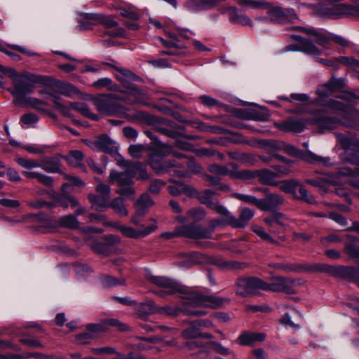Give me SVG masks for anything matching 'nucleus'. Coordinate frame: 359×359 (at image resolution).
Instances as JSON below:
<instances>
[{
	"label": "nucleus",
	"instance_id": "1",
	"mask_svg": "<svg viewBox=\"0 0 359 359\" xmlns=\"http://www.w3.org/2000/svg\"><path fill=\"white\" fill-rule=\"evenodd\" d=\"M149 280L159 287L167 289L166 293L168 294H173L177 292L182 294L184 295L182 299H184L185 304L219 309L224 305V302H229V299L226 298L213 295H204L200 292L185 289L174 280L166 277L151 276Z\"/></svg>",
	"mask_w": 359,
	"mask_h": 359
},
{
	"label": "nucleus",
	"instance_id": "2",
	"mask_svg": "<svg viewBox=\"0 0 359 359\" xmlns=\"http://www.w3.org/2000/svg\"><path fill=\"white\" fill-rule=\"evenodd\" d=\"M0 72L13 79L14 88L10 90V92L13 96L18 98L23 97L25 95L30 93L36 85L44 84L48 79L46 76L29 73L18 74L15 69L5 67L1 65H0Z\"/></svg>",
	"mask_w": 359,
	"mask_h": 359
},
{
	"label": "nucleus",
	"instance_id": "3",
	"mask_svg": "<svg viewBox=\"0 0 359 359\" xmlns=\"http://www.w3.org/2000/svg\"><path fill=\"white\" fill-rule=\"evenodd\" d=\"M241 4L249 5L256 8L266 9L269 21L273 23L285 25L287 23H295L299 20L298 15L292 8L273 6L271 3L263 0H243Z\"/></svg>",
	"mask_w": 359,
	"mask_h": 359
},
{
	"label": "nucleus",
	"instance_id": "4",
	"mask_svg": "<svg viewBox=\"0 0 359 359\" xmlns=\"http://www.w3.org/2000/svg\"><path fill=\"white\" fill-rule=\"evenodd\" d=\"M269 268L280 270L286 273H301L304 272H323L340 278V266H333L324 264L276 263L268 264Z\"/></svg>",
	"mask_w": 359,
	"mask_h": 359
},
{
	"label": "nucleus",
	"instance_id": "5",
	"mask_svg": "<svg viewBox=\"0 0 359 359\" xmlns=\"http://www.w3.org/2000/svg\"><path fill=\"white\" fill-rule=\"evenodd\" d=\"M273 147L278 149L283 150L287 154L298 158L308 163L321 164L325 166L332 165L330 158L318 156L311 151L300 150L297 147L289 144H285V142L276 144V145L274 144Z\"/></svg>",
	"mask_w": 359,
	"mask_h": 359
},
{
	"label": "nucleus",
	"instance_id": "6",
	"mask_svg": "<svg viewBox=\"0 0 359 359\" xmlns=\"http://www.w3.org/2000/svg\"><path fill=\"white\" fill-rule=\"evenodd\" d=\"M134 174L132 170H127L123 172H118L116 170H111L109 181L111 183L116 182L118 189L116 193L126 196H133L135 193L133 187Z\"/></svg>",
	"mask_w": 359,
	"mask_h": 359
},
{
	"label": "nucleus",
	"instance_id": "7",
	"mask_svg": "<svg viewBox=\"0 0 359 359\" xmlns=\"http://www.w3.org/2000/svg\"><path fill=\"white\" fill-rule=\"evenodd\" d=\"M236 285V294L243 297L257 295L260 290L266 291V282L254 276L238 278Z\"/></svg>",
	"mask_w": 359,
	"mask_h": 359
},
{
	"label": "nucleus",
	"instance_id": "8",
	"mask_svg": "<svg viewBox=\"0 0 359 359\" xmlns=\"http://www.w3.org/2000/svg\"><path fill=\"white\" fill-rule=\"evenodd\" d=\"M300 284L299 279L278 276L273 277L271 283H266V291L295 294H297L296 287Z\"/></svg>",
	"mask_w": 359,
	"mask_h": 359
},
{
	"label": "nucleus",
	"instance_id": "9",
	"mask_svg": "<svg viewBox=\"0 0 359 359\" xmlns=\"http://www.w3.org/2000/svg\"><path fill=\"white\" fill-rule=\"evenodd\" d=\"M279 182L280 189L285 193L292 194L299 200L304 201L309 204H315L314 197L309 194L308 191L300 185L296 180H283Z\"/></svg>",
	"mask_w": 359,
	"mask_h": 359
},
{
	"label": "nucleus",
	"instance_id": "10",
	"mask_svg": "<svg viewBox=\"0 0 359 359\" xmlns=\"http://www.w3.org/2000/svg\"><path fill=\"white\" fill-rule=\"evenodd\" d=\"M208 170L212 174L229 176L232 179L250 180L253 177L252 172L249 170L239 171L238 165L235 163H229L226 166L212 164L208 167Z\"/></svg>",
	"mask_w": 359,
	"mask_h": 359
},
{
	"label": "nucleus",
	"instance_id": "11",
	"mask_svg": "<svg viewBox=\"0 0 359 359\" xmlns=\"http://www.w3.org/2000/svg\"><path fill=\"white\" fill-rule=\"evenodd\" d=\"M177 234L182 235V237L187 238L196 240L211 238V231L194 222L178 226Z\"/></svg>",
	"mask_w": 359,
	"mask_h": 359
},
{
	"label": "nucleus",
	"instance_id": "12",
	"mask_svg": "<svg viewBox=\"0 0 359 359\" xmlns=\"http://www.w3.org/2000/svg\"><path fill=\"white\" fill-rule=\"evenodd\" d=\"M118 96L114 94H109L94 100V104L97 109L107 115H114L118 113L121 108L117 102Z\"/></svg>",
	"mask_w": 359,
	"mask_h": 359
},
{
	"label": "nucleus",
	"instance_id": "13",
	"mask_svg": "<svg viewBox=\"0 0 359 359\" xmlns=\"http://www.w3.org/2000/svg\"><path fill=\"white\" fill-rule=\"evenodd\" d=\"M149 165L157 175L170 172L175 169V160H163L162 156L157 153H151L147 158Z\"/></svg>",
	"mask_w": 359,
	"mask_h": 359
},
{
	"label": "nucleus",
	"instance_id": "14",
	"mask_svg": "<svg viewBox=\"0 0 359 359\" xmlns=\"http://www.w3.org/2000/svg\"><path fill=\"white\" fill-rule=\"evenodd\" d=\"M311 124V119L288 118L286 120L275 123V126L280 130L285 133H299L302 132L306 125Z\"/></svg>",
	"mask_w": 359,
	"mask_h": 359
},
{
	"label": "nucleus",
	"instance_id": "15",
	"mask_svg": "<svg viewBox=\"0 0 359 359\" xmlns=\"http://www.w3.org/2000/svg\"><path fill=\"white\" fill-rule=\"evenodd\" d=\"M175 169L172 170L174 175L179 177H188L190 173L198 174L201 171V167L193 158L188 157L184 159V162H177L175 160Z\"/></svg>",
	"mask_w": 359,
	"mask_h": 359
},
{
	"label": "nucleus",
	"instance_id": "16",
	"mask_svg": "<svg viewBox=\"0 0 359 359\" xmlns=\"http://www.w3.org/2000/svg\"><path fill=\"white\" fill-rule=\"evenodd\" d=\"M262 191L265 194V198L260 199L259 209L264 211H273L278 208L284 203L282 195L276 193H271L269 189L264 188Z\"/></svg>",
	"mask_w": 359,
	"mask_h": 359
},
{
	"label": "nucleus",
	"instance_id": "17",
	"mask_svg": "<svg viewBox=\"0 0 359 359\" xmlns=\"http://www.w3.org/2000/svg\"><path fill=\"white\" fill-rule=\"evenodd\" d=\"M113 226L118 229L126 237L130 238H138L149 235L151 233L157 229L155 224H151L145 227L143 230H135L133 227L125 226L118 223H114Z\"/></svg>",
	"mask_w": 359,
	"mask_h": 359
},
{
	"label": "nucleus",
	"instance_id": "18",
	"mask_svg": "<svg viewBox=\"0 0 359 359\" xmlns=\"http://www.w3.org/2000/svg\"><path fill=\"white\" fill-rule=\"evenodd\" d=\"M97 20L98 23L103 25L106 28H114L112 30L107 31L106 32L110 36L119 37L123 36L124 34V29L118 26L116 21L114 20L111 16L97 15L95 18Z\"/></svg>",
	"mask_w": 359,
	"mask_h": 359
},
{
	"label": "nucleus",
	"instance_id": "19",
	"mask_svg": "<svg viewBox=\"0 0 359 359\" xmlns=\"http://www.w3.org/2000/svg\"><path fill=\"white\" fill-rule=\"evenodd\" d=\"M62 156L60 154L51 157H45L41 160L40 168L49 173H62Z\"/></svg>",
	"mask_w": 359,
	"mask_h": 359
},
{
	"label": "nucleus",
	"instance_id": "20",
	"mask_svg": "<svg viewBox=\"0 0 359 359\" xmlns=\"http://www.w3.org/2000/svg\"><path fill=\"white\" fill-rule=\"evenodd\" d=\"M118 81L121 83V86H119L121 87V90H118L119 92L128 93L130 95L134 96L135 102H142L144 94L142 91L133 83L134 81H137V80L118 78Z\"/></svg>",
	"mask_w": 359,
	"mask_h": 359
},
{
	"label": "nucleus",
	"instance_id": "21",
	"mask_svg": "<svg viewBox=\"0 0 359 359\" xmlns=\"http://www.w3.org/2000/svg\"><path fill=\"white\" fill-rule=\"evenodd\" d=\"M215 194V192L206 189L203 192H198L196 198L202 204L206 205L209 208L215 210L217 213H226V208L224 206L212 201V197Z\"/></svg>",
	"mask_w": 359,
	"mask_h": 359
},
{
	"label": "nucleus",
	"instance_id": "22",
	"mask_svg": "<svg viewBox=\"0 0 359 359\" xmlns=\"http://www.w3.org/2000/svg\"><path fill=\"white\" fill-rule=\"evenodd\" d=\"M311 124L317 125L319 132L323 133L326 130L337 128L339 125L341 124V121L335 117L320 116L316 118H311Z\"/></svg>",
	"mask_w": 359,
	"mask_h": 359
},
{
	"label": "nucleus",
	"instance_id": "23",
	"mask_svg": "<svg viewBox=\"0 0 359 359\" xmlns=\"http://www.w3.org/2000/svg\"><path fill=\"white\" fill-rule=\"evenodd\" d=\"M253 216V210L248 208L241 210L238 218H236L230 213L229 226L233 228H244L248 224L249 221Z\"/></svg>",
	"mask_w": 359,
	"mask_h": 359
},
{
	"label": "nucleus",
	"instance_id": "24",
	"mask_svg": "<svg viewBox=\"0 0 359 359\" xmlns=\"http://www.w3.org/2000/svg\"><path fill=\"white\" fill-rule=\"evenodd\" d=\"M292 37L298 42L297 44V50L313 55H318L321 53L320 50L310 40L302 38L299 35H292Z\"/></svg>",
	"mask_w": 359,
	"mask_h": 359
},
{
	"label": "nucleus",
	"instance_id": "25",
	"mask_svg": "<svg viewBox=\"0 0 359 359\" xmlns=\"http://www.w3.org/2000/svg\"><path fill=\"white\" fill-rule=\"evenodd\" d=\"M354 1L355 2H358V4L357 5L348 4H337L339 19L359 16V0Z\"/></svg>",
	"mask_w": 359,
	"mask_h": 359
},
{
	"label": "nucleus",
	"instance_id": "26",
	"mask_svg": "<svg viewBox=\"0 0 359 359\" xmlns=\"http://www.w3.org/2000/svg\"><path fill=\"white\" fill-rule=\"evenodd\" d=\"M253 177L255 176L259 178V182L266 185L277 187L279 185V182L275 179L277 177L276 173L268 169H263L256 171L255 174L252 173Z\"/></svg>",
	"mask_w": 359,
	"mask_h": 359
},
{
	"label": "nucleus",
	"instance_id": "27",
	"mask_svg": "<svg viewBox=\"0 0 359 359\" xmlns=\"http://www.w3.org/2000/svg\"><path fill=\"white\" fill-rule=\"evenodd\" d=\"M266 338L265 334L243 332L237 339V342L242 346H249L255 341H263Z\"/></svg>",
	"mask_w": 359,
	"mask_h": 359
},
{
	"label": "nucleus",
	"instance_id": "28",
	"mask_svg": "<svg viewBox=\"0 0 359 359\" xmlns=\"http://www.w3.org/2000/svg\"><path fill=\"white\" fill-rule=\"evenodd\" d=\"M94 144L98 149L105 153L111 154L116 150L115 142L105 135L97 137Z\"/></svg>",
	"mask_w": 359,
	"mask_h": 359
},
{
	"label": "nucleus",
	"instance_id": "29",
	"mask_svg": "<svg viewBox=\"0 0 359 359\" xmlns=\"http://www.w3.org/2000/svg\"><path fill=\"white\" fill-rule=\"evenodd\" d=\"M227 12L231 22L252 26V20L248 16L239 12L236 7H229Z\"/></svg>",
	"mask_w": 359,
	"mask_h": 359
},
{
	"label": "nucleus",
	"instance_id": "30",
	"mask_svg": "<svg viewBox=\"0 0 359 359\" xmlns=\"http://www.w3.org/2000/svg\"><path fill=\"white\" fill-rule=\"evenodd\" d=\"M88 198L91 203V208L96 211L102 212L109 208V198L91 194L88 196Z\"/></svg>",
	"mask_w": 359,
	"mask_h": 359
},
{
	"label": "nucleus",
	"instance_id": "31",
	"mask_svg": "<svg viewBox=\"0 0 359 359\" xmlns=\"http://www.w3.org/2000/svg\"><path fill=\"white\" fill-rule=\"evenodd\" d=\"M222 0H188L186 6L195 11L205 10L215 6Z\"/></svg>",
	"mask_w": 359,
	"mask_h": 359
},
{
	"label": "nucleus",
	"instance_id": "32",
	"mask_svg": "<svg viewBox=\"0 0 359 359\" xmlns=\"http://www.w3.org/2000/svg\"><path fill=\"white\" fill-rule=\"evenodd\" d=\"M22 175L29 179H36L37 182L47 187L53 186L54 180L52 177L39 172L23 171Z\"/></svg>",
	"mask_w": 359,
	"mask_h": 359
},
{
	"label": "nucleus",
	"instance_id": "33",
	"mask_svg": "<svg viewBox=\"0 0 359 359\" xmlns=\"http://www.w3.org/2000/svg\"><path fill=\"white\" fill-rule=\"evenodd\" d=\"M305 182L313 187L326 189L328 185L336 184L337 180L334 176H323L316 179H307Z\"/></svg>",
	"mask_w": 359,
	"mask_h": 359
},
{
	"label": "nucleus",
	"instance_id": "34",
	"mask_svg": "<svg viewBox=\"0 0 359 359\" xmlns=\"http://www.w3.org/2000/svg\"><path fill=\"white\" fill-rule=\"evenodd\" d=\"M340 278L355 282L359 286V268L341 266Z\"/></svg>",
	"mask_w": 359,
	"mask_h": 359
},
{
	"label": "nucleus",
	"instance_id": "35",
	"mask_svg": "<svg viewBox=\"0 0 359 359\" xmlns=\"http://www.w3.org/2000/svg\"><path fill=\"white\" fill-rule=\"evenodd\" d=\"M93 86L97 90L107 88L112 91L121 90V87L116 83H113L112 80L109 78L100 79L93 83Z\"/></svg>",
	"mask_w": 359,
	"mask_h": 359
},
{
	"label": "nucleus",
	"instance_id": "36",
	"mask_svg": "<svg viewBox=\"0 0 359 359\" xmlns=\"http://www.w3.org/2000/svg\"><path fill=\"white\" fill-rule=\"evenodd\" d=\"M222 215L223 217L222 219H214L210 222L208 230L211 231V235L212 234L213 231L219 227V226H229V218H230V212L226 208V213H219Z\"/></svg>",
	"mask_w": 359,
	"mask_h": 359
},
{
	"label": "nucleus",
	"instance_id": "37",
	"mask_svg": "<svg viewBox=\"0 0 359 359\" xmlns=\"http://www.w3.org/2000/svg\"><path fill=\"white\" fill-rule=\"evenodd\" d=\"M63 158L72 166L78 167L81 165L83 159V154L79 150H73L68 155L64 156Z\"/></svg>",
	"mask_w": 359,
	"mask_h": 359
},
{
	"label": "nucleus",
	"instance_id": "38",
	"mask_svg": "<svg viewBox=\"0 0 359 359\" xmlns=\"http://www.w3.org/2000/svg\"><path fill=\"white\" fill-rule=\"evenodd\" d=\"M109 208H112L116 213L121 216H127L128 214L123 200L120 197L115 198L110 203L109 202Z\"/></svg>",
	"mask_w": 359,
	"mask_h": 359
},
{
	"label": "nucleus",
	"instance_id": "39",
	"mask_svg": "<svg viewBox=\"0 0 359 359\" xmlns=\"http://www.w3.org/2000/svg\"><path fill=\"white\" fill-rule=\"evenodd\" d=\"M310 35H313L316 36L315 41L320 46L325 47V48H329L331 38L327 37L323 34L318 32L316 29L311 28V30L309 31Z\"/></svg>",
	"mask_w": 359,
	"mask_h": 359
},
{
	"label": "nucleus",
	"instance_id": "40",
	"mask_svg": "<svg viewBox=\"0 0 359 359\" xmlns=\"http://www.w3.org/2000/svg\"><path fill=\"white\" fill-rule=\"evenodd\" d=\"M59 223L60 226L71 228V229H76L79 227V221L77 220L75 215H68L64 217H62L60 219Z\"/></svg>",
	"mask_w": 359,
	"mask_h": 359
},
{
	"label": "nucleus",
	"instance_id": "41",
	"mask_svg": "<svg viewBox=\"0 0 359 359\" xmlns=\"http://www.w3.org/2000/svg\"><path fill=\"white\" fill-rule=\"evenodd\" d=\"M189 217L192 219L194 222L201 221L206 216V212L204 208L201 207L193 208L189 210L187 212Z\"/></svg>",
	"mask_w": 359,
	"mask_h": 359
},
{
	"label": "nucleus",
	"instance_id": "42",
	"mask_svg": "<svg viewBox=\"0 0 359 359\" xmlns=\"http://www.w3.org/2000/svg\"><path fill=\"white\" fill-rule=\"evenodd\" d=\"M116 71L119 73L118 74H116L115 77L118 81V78H123L125 79H132V80H137V81H142V79L136 75L135 73H133L132 71H130L128 69L123 68V67H118L116 68Z\"/></svg>",
	"mask_w": 359,
	"mask_h": 359
},
{
	"label": "nucleus",
	"instance_id": "43",
	"mask_svg": "<svg viewBox=\"0 0 359 359\" xmlns=\"http://www.w3.org/2000/svg\"><path fill=\"white\" fill-rule=\"evenodd\" d=\"M138 311L144 314L157 313V306L153 301H147L140 304Z\"/></svg>",
	"mask_w": 359,
	"mask_h": 359
},
{
	"label": "nucleus",
	"instance_id": "44",
	"mask_svg": "<svg viewBox=\"0 0 359 359\" xmlns=\"http://www.w3.org/2000/svg\"><path fill=\"white\" fill-rule=\"evenodd\" d=\"M48 95L52 96L53 97V102L54 104L55 107L56 109H57L61 114H62L65 116H67L71 118L72 114L69 111V109L68 107L62 104L60 101L58 97L54 95L53 93H48Z\"/></svg>",
	"mask_w": 359,
	"mask_h": 359
},
{
	"label": "nucleus",
	"instance_id": "45",
	"mask_svg": "<svg viewBox=\"0 0 359 359\" xmlns=\"http://www.w3.org/2000/svg\"><path fill=\"white\" fill-rule=\"evenodd\" d=\"M182 334L185 339H194L199 337L200 331L198 328L196 327V325L194 323H191V325L184 330Z\"/></svg>",
	"mask_w": 359,
	"mask_h": 359
},
{
	"label": "nucleus",
	"instance_id": "46",
	"mask_svg": "<svg viewBox=\"0 0 359 359\" xmlns=\"http://www.w3.org/2000/svg\"><path fill=\"white\" fill-rule=\"evenodd\" d=\"M16 162L21 167L26 169H32L40 167V163L34 159H27L25 158H18Z\"/></svg>",
	"mask_w": 359,
	"mask_h": 359
},
{
	"label": "nucleus",
	"instance_id": "47",
	"mask_svg": "<svg viewBox=\"0 0 359 359\" xmlns=\"http://www.w3.org/2000/svg\"><path fill=\"white\" fill-rule=\"evenodd\" d=\"M132 169L140 172L137 179L138 180H147L149 178V175L146 170V165L140 162L134 163L132 165Z\"/></svg>",
	"mask_w": 359,
	"mask_h": 359
},
{
	"label": "nucleus",
	"instance_id": "48",
	"mask_svg": "<svg viewBox=\"0 0 359 359\" xmlns=\"http://www.w3.org/2000/svg\"><path fill=\"white\" fill-rule=\"evenodd\" d=\"M338 64L341 63L348 67H359V61L353 57L340 56L337 57Z\"/></svg>",
	"mask_w": 359,
	"mask_h": 359
},
{
	"label": "nucleus",
	"instance_id": "49",
	"mask_svg": "<svg viewBox=\"0 0 359 359\" xmlns=\"http://www.w3.org/2000/svg\"><path fill=\"white\" fill-rule=\"evenodd\" d=\"M285 218V216L280 212H276L271 217H266L264 219V222L271 226L273 224H277L278 225H283V219Z\"/></svg>",
	"mask_w": 359,
	"mask_h": 359
},
{
	"label": "nucleus",
	"instance_id": "50",
	"mask_svg": "<svg viewBox=\"0 0 359 359\" xmlns=\"http://www.w3.org/2000/svg\"><path fill=\"white\" fill-rule=\"evenodd\" d=\"M28 205L34 209H41L43 207H46L47 208H52L55 207L57 205L55 203L48 202L42 200H36L34 201H30L28 203Z\"/></svg>",
	"mask_w": 359,
	"mask_h": 359
},
{
	"label": "nucleus",
	"instance_id": "51",
	"mask_svg": "<svg viewBox=\"0 0 359 359\" xmlns=\"http://www.w3.org/2000/svg\"><path fill=\"white\" fill-rule=\"evenodd\" d=\"M187 306H191L193 307H195L193 305L191 304H185L184 301L183 302V305L181 308V312H182L184 314L187 316H203L206 314V312L204 311L201 310H191L188 308H187ZM198 306H196V307H198ZM206 307L205 306H204Z\"/></svg>",
	"mask_w": 359,
	"mask_h": 359
},
{
	"label": "nucleus",
	"instance_id": "52",
	"mask_svg": "<svg viewBox=\"0 0 359 359\" xmlns=\"http://www.w3.org/2000/svg\"><path fill=\"white\" fill-rule=\"evenodd\" d=\"M344 160L355 166H359V152L357 151H346L344 153Z\"/></svg>",
	"mask_w": 359,
	"mask_h": 359
},
{
	"label": "nucleus",
	"instance_id": "53",
	"mask_svg": "<svg viewBox=\"0 0 359 359\" xmlns=\"http://www.w3.org/2000/svg\"><path fill=\"white\" fill-rule=\"evenodd\" d=\"M335 136L342 149L344 150L350 149L352 144L351 138L339 133H336Z\"/></svg>",
	"mask_w": 359,
	"mask_h": 359
},
{
	"label": "nucleus",
	"instance_id": "54",
	"mask_svg": "<svg viewBox=\"0 0 359 359\" xmlns=\"http://www.w3.org/2000/svg\"><path fill=\"white\" fill-rule=\"evenodd\" d=\"M165 185V182L161 180L156 179L151 182L149 191L153 194H158Z\"/></svg>",
	"mask_w": 359,
	"mask_h": 359
},
{
	"label": "nucleus",
	"instance_id": "55",
	"mask_svg": "<svg viewBox=\"0 0 359 359\" xmlns=\"http://www.w3.org/2000/svg\"><path fill=\"white\" fill-rule=\"evenodd\" d=\"M188 259L189 260L187 266L189 267L203 262V255L197 252H191L189 253Z\"/></svg>",
	"mask_w": 359,
	"mask_h": 359
},
{
	"label": "nucleus",
	"instance_id": "56",
	"mask_svg": "<svg viewBox=\"0 0 359 359\" xmlns=\"http://www.w3.org/2000/svg\"><path fill=\"white\" fill-rule=\"evenodd\" d=\"M181 308H175V307H171V306H163V307H158L157 306V313L161 314H165L168 316H175L179 314L180 312H181Z\"/></svg>",
	"mask_w": 359,
	"mask_h": 359
},
{
	"label": "nucleus",
	"instance_id": "57",
	"mask_svg": "<svg viewBox=\"0 0 359 359\" xmlns=\"http://www.w3.org/2000/svg\"><path fill=\"white\" fill-rule=\"evenodd\" d=\"M245 309L248 312H264V313H269L271 311V307L267 304L262 305H246Z\"/></svg>",
	"mask_w": 359,
	"mask_h": 359
},
{
	"label": "nucleus",
	"instance_id": "58",
	"mask_svg": "<svg viewBox=\"0 0 359 359\" xmlns=\"http://www.w3.org/2000/svg\"><path fill=\"white\" fill-rule=\"evenodd\" d=\"M235 196L236 198L246 203H252L259 209L260 199H257L251 195H244L241 194H236Z\"/></svg>",
	"mask_w": 359,
	"mask_h": 359
},
{
	"label": "nucleus",
	"instance_id": "59",
	"mask_svg": "<svg viewBox=\"0 0 359 359\" xmlns=\"http://www.w3.org/2000/svg\"><path fill=\"white\" fill-rule=\"evenodd\" d=\"M104 324L106 327L107 326L116 327L121 331H126L128 330V326L115 318H110L104 320Z\"/></svg>",
	"mask_w": 359,
	"mask_h": 359
},
{
	"label": "nucleus",
	"instance_id": "60",
	"mask_svg": "<svg viewBox=\"0 0 359 359\" xmlns=\"http://www.w3.org/2000/svg\"><path fill=\"white\" fill-rule=\"evenodd\" d=\"M102 283L106 287H114L119 285H123L125 283V280H119L114 277L105 276L102 278Z\"/></svg>",
	"mask_w": 359,
	"mask_h": 359
},
{
	"label": "nucleus",
	"instance_id": "61",
	"mask_svg": "<svg viewBox=\"0 0 359 359\" xmlns=\"http://www.w3.org/2000/svg\"><path fill=\"white\" fill-rule=\"evenodd\" d=\"M39 121V117L32 113L25 114L21 116L20 121L27 126L36 123Z\"/></svg>",
	"mask_w": 359,
	"mask_h": 359
},
{
	"label": "nucleus",
	"instance_id": "62",
	"mask_svg": "<svg viewBox=\"0 0 359 359\" xmlns=\"http://www.w3.org/2000/svg\"><path fill=\"white\" fill-rule=\"evenodd\" d=\"M97 337V334L91 333L89 331H88L87 332L79 334L76 337V339L80 341V343L81 344H88L90 340L94 339Z\"/></svg>",
	"mask_w": 359,
	"mask_h": 359
},
{
	"label": "nucleus",
	"instance_id": "63",
	"mask_svg": "<svg viewBox=\"0 0 359 359\" xmlns=\"http://www.w3.org/2000/svg\"><path fill=\"white\" fill-rule=\"evenodd\" d=\"M20 341L25 345L32 346V347H42V344L41 342L36 339L30 337L29 336L25 335L21 337Z\"/></svg>",
	"mask_w": 359,
	"mask_h": 359
},
{
	"label": "nucleus",
	"instance_id": "64",
	"mask_svg": "<svg viewBox=\"0 0 359 359\" xmlns=\"http://www.w3.org/2000/svg\"><path fill=\"white\" fill-rule=\"evenodd\" d=\"M144 146L142 144H133L128 147V153L132 157L140 158Z\"/></svg>",
	"mask_w": 359,
	"mask_h": 359
}]
</instances>
